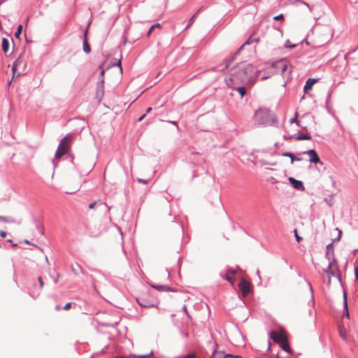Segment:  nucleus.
<instances>
[{
	"instance_id": "obj_43",
	"label": "nucleus",
	"mask_w": 358,
	"mask_h": 358,
	"mask_svg": "<svg viewBox=\"0 0 358 358\" xmlns=\"http://www.w3.org/2000/svg\"><path fill=\"white\" fill-rule=\"evenodd\" d=\"M355 275L356 280H358V266L355 268Z\"/></svg>"
},
{
	"instance_id": "obj_17",
	"label": "nucleus",
	"mask_w": 358,
	"mask_h": 358,
	"mask_svg": "<svg viewBox=\"0 0 358 358\" xmlns=\"http://www.w3.org/2000/svg\"><path fill=\"white\" fill-rule=\"evenodd\" d=\"M137 302L141 307L144 308L151 307L153 306V304L151 302L146 301L145 299L142 297L138 298Z\"/></svg>"
},
{
	"instance_id": "obj_34",
	"label": "nucleus",
	"mask_w": 358,
	"mask_h": 358,
	"mask_svg": "<svg viewBox=\"0 0 358 358\" xmlns=\"http://www.w3.org/2000/svg\"><path fill=\"white\" fill-rule=\"evenodd\" d=\"M224 279L227 280L229 282H230L231 285L234 284L233 279L229 274H226L224 276Z\"/></svg>"
},
{
	"instance_id": "obj_52",
	"label": "nucleus",
	"mask_w": 358,
	"mask_h": 358,
	"mask_svg": "<svg viewBox=\"0 0 358 358\" xmlns=\"http://www.w3.org/2000/svg\"><path fill=\"white\" fill-rule=\"evenodd\" d=\"M151 110H152V108H151V107H149V108H147V110H146V113H149Z\"/></svg>"
},
{
	"instance_id": "obj_42",
	"label": "nucleus",
	"mask_w": 358,
	"mask_h": 358,
	"mask_svg": "<svg viewBox=\"0 0 358 358\" xmlns=\"http://www.w3.org/2000/svg\"><path fill=\"white\" fill-rule=\"evenodd\" d=\"M183 358H195V355L194 353H190L185 356Z\"/></svg>"
},
{
	"instance_id": "obj_10",
	"label": "nucleus",
	"mask_w": 358,
	"mask_h": 358,
	"mask_svg": "<svg viewBox=\"0 0 358 358\" xmlns=\"http://www.w3.org/2000/svg\"><path fill=\"white\" fill-rule=\"evenodd\" d=\"M297 116L298 114L297 113H296L294 117L290 119L289 122L296 123L299 127H301L303 130L307 131L308 127L306 125H303V119H304L306 116H302L300 120H298Z\"/></svg>"
},
{
	"instance_id": "obj_54",
	"label": "nucleus",
	"mask_w": 358,
	"mask_h": 358,
	"mask_svg": "<svg viewBox=\"0 0 358 358\" xmlns=\"http://www.w3.org/2000/svg\"><path fill=\"white\" fill-rule=\"evenodd\" d=\"M295 160H296V161H301V158H299V157H294V161H295Z\"/></svg>"
},
{
	"instance_id": "obj_37",
	"label": "nucleus",
	"mask_w": 358,
	"mask_h": 358,
	"mask_svg": "<svg viewBox=\"0 0 358 358\" xmlns=\"http://www.w3.org/2000/svg\"><path fill=\"white\" fill-rule=\"evenodd\" d=\"M138 182L139 183H142V184H148V182H149V180H144V179H141V178H138Z\"/></svg>"
},
{
	"instance_id": "obj_3",
	"label": "nucleus",
	"mask_w": 358,
	"mask_h": 358,
	"mask_svg": "<svg viewBox=\"0 0 358 358\" xmlns=\"http://www.w3.org/2000/svg\"><path fill=\"white\" fill-rule=\"evenodd\" d=\"M73 137V134H67L60 141L55 155V158L59 159L69 151Z\"/></svg>"
},
{
	"instance_id": "obj_29",
	"label": "nucleus",
	"mask_w": 358,
	"mask_h": 358,
	"mask_svg": "<svg viewBox=\"0 0 358 358\" xmlns=\"http://www.w3.org/2000/svg\"><path fill=\"white\" fill-rule=\"evenodd\" d=\"M343 313H349V310L348 308V303L346 299V294H344V300H343Z\"/></svg>"
},
{
	"instance_id": "obj_60",
	"label": "nucleus",
	"mask_w": 358,
	"mask_h": 358,
	"mask_svg": "<svg viewBox=\"0 0 358 358\" xmlns=\"http://www.w3.org/2000/svg\"><path fill=\"white\" fill-rule=\"evenodd\" d=\"M301 3L308 6V3H305L304 1H301Z\"/></svg>"
},
{
	"instance_id": "obj_41",
	"label": "nucleus",
	"mask_w": 358,
	"mask_h": 358,
	"mask_svg": "<svg viewBox=\"0 0 358 358\" xmlns=\"http://www.w3.org/2000/svg\"><path fill=\"white\" fill-rule=\"evenodd\" d=\"M235 273H236V271H235L234 269H233V268H229V269L227 270V274H229H229L234 275V274H235Z\"/></svg>"
},
{
	"instance_id": "obj_36",
	"label": "nucleus",
	"mask_w": 358,
	"mask_h": 358,
	"mask_svg": "<svg viewBox=\"0 0 358 358\" xmlns=\"http://www.w3.org/2000/svg\"><path fill=\"white\" fill-rule=\"evenodd\" d=\"M222 358H242V357L241 356H238V355L234 356V355H232L231 354H227Z\"/></svg>"
},
{
	"instance_id": "obj_22",
	"label": "nucleus",
	"mask_w": 358,
	"mask_h": 358,
	"mask_svg": "<svg viewBox=\"0 0 358 358\" xmlns=\"http://www.w3.org/2000/svg\"><path fill=\"white\" fill-rule=\"evenodd\" d=\"M71 271L76 275H78L80 273H82V268L78 264L75 265H71Z\"/></svg>"
},
{
	"instance_id": "obj_6",
	"label": "nucleus",
	"mask_w": 358,
	"mask_h": 358,
	"mask_svg": "<svg viewBox=\"0 0 358 358\" xmlns=\"http://www.w3.org/2000/svg\"><path fill=\"white\" fill-rule=\"evenodd\" d=\"M95 207L104 215L109 213L110 209V207L101 200L94 201L89 205V208L90 209H94Z\"/></svg>"
},
{
	"instance_id": "obj_16",
	"label": "nucleus",
	"mask_w": 358,
	"mask_h": 358,
	"mask_svg": "<svg viewBox=\"0 0 358 358\" xmlns=\"http://www.w3.org/2000/svg\"><path fill=\"white\" fill-rule=\"evenodd\" d=\"M87 30L86 29L84 32V37H83V51L87 53V54H89L91 51V48H90V46L87 42Z\"/></svg>"
},
{
	"instance_id": "obj_33",
	"label": "nucleus",
	"mask_w": 358,
	"mask_h": 358,
	"mask_svg": "<svg viewBox=\"0 0 358 358\" xmlns=\"http://www.w3.org/2000/svg\"><path fill=\"white\" fill-rule=\"evenodd\" d=\"M283 156L285 157H288L289 158L291 159V163H293L294 161V156L293 154L290 153V152H285L282 155Z\"/></svg>"
},
{
	"instance_id": "obj_61",
	"label": "nucleus",
	"mask_w": 358,
	"mask_h": 358,
	"mask_svg": "<svg viewBox=\"0 0 358 358\" xmlns=\"http://www.w3.org/2000/svg\"><path fill=\"white\" fill-rule=\"evenodd\" d=\"M308 312H309V313H311L313 312V310L312 309H309Z\"/></svg>"
},
{
	"instance_id": "obj_56",
	"label": "nucleus",
	"mask_w": 358,
	"mask_h": 358,
	"mask_svg": "<svg viewBox=\"0 0 358 358\" xmlns=\"http://www.w3.org/2000/svg\"><path fill=\"white\" fill-rule=\"evenodd\" d=\"M187 315V318L188 320H190V319H191V317H190V315H189V314H187V315Z\"/></svg>"
},
{
	"instance_id": "obj_44",
	"label": "nucleus",
	"mask_w": 358,
	"mask_h": 358,
	"mask_svg": "<svg viewBox=\"0 0 358 358\" xmlns=\"http://www.w3.org/2000/svg\"><path fill=\"white\" fill-rule=\"evenodd\" d=\"M295 237H296V239L297 241V242H300V241L301 240V237H300L299 236H298L297 234V232H296V230L295 229Z\"/></svg>"
},
{
	"instance_id": "obj_38",
	"label": "nucleus",
	"mask_w": 358,
	"mask_h": 358,
	"mask_svg": "<svg viewBox=\"0 0 358 358\" xmlns=\"http://www.w3.org/2000/svg\"><path fill=\"white\" fill-rule=\"evenodd\" d=\"M282 18H283V15L282 14H280L278 15L275 16L273 17V20L277 21V20H281Z\"/></svg>"
},
{
	"instance_id": "obj_57",
	"label": "nucleus",
	"mask_w": 358,
	"mask_h": 358,
	"mask_svg": "<svg viewBox=\"0 0 358 358\" xmlns=\"http://www.w3.org/2000/svg\"><path fill=\"white\" fill-rule=\"evenodd\" d=\"M115 358H126V357H123V356H117V357H115Z\"/></svg>"
},
{
	"instance_id": "obj_27",
	"label": "nucleus",
	"mask_w": 358,
	"mask_h": 358,
	"mask_svg": "<svg viewBox=\"0 0 358 358\" xmlns=\"http://www.w3.org/2000/svg\"><path fill=\"white\" fill-rule=\"evenodd\" d=\"M119 322L118 321H115L113 322H100L99 324L103 326V327H115L117 324H118Z\"/></svg>"
},
{
	"instance_id": "obj_1",
	"label": "nucleus",
	"mask_w": 358,
	"mask_h": 358,
	"mask_svg": "<svg viewBox=\"0 0 358 358\" xmlns=\"http://www.w3.org/2000/svg\"><path fill=\"white\" fill-rule=\"evenodd\" d=\"M255 66L247 62H241L230 70L225 80L227 85L234 88L235 85L246 84L257 78Z\"/></svg>"
},
{
	"instance_id": "obj_45",
	"label": "nucleus",
	"mask_w": 358,
	"mask_h": 358,
	"mask_svg": "<svg viewBox=\"0 0 358 358\" xmlns=\"http://www.w3.org/2000/svg\"><path fill=\"white\" fill-rule=\"evenodd\" d=\"M6 235H7V234H6V231H0V236L1 238H6Z\"/></svg>"
},
{
	"instance_id": "obj_48",
	"label": "nucleus",
	"mask_w": 358,
	"mask_h": 358,
	"mask_svg": "<svg viewBox=\"0 0 358 358\" xmlns=\"http://www.w3.org/2000/svg\"><path fill=\"white\" fill-rule=\"evenodd\" d=\"M62 309V308H60V306H58V305L55 306V310H56V311H59V310H61Z\"/></svg>"
},
{
	"instance_id": "obj_58",
	"label": "nucleus",
	"mask_w": 358,
	"mask_h": 358,
	"mask_svg": "<svg viewBox=\"0 0 358 358\" xmlns=\"http://www.w3.org/2000/svg\"><path fill=\"white\" fill-rule=\"evenodd\" d=\"M276 358H289V357H279V356H277Z\"/></svg>"
},
{
	"instance_id": "obj_51",
	"label": "nucleus",
	"mask_w": 358,
	"mask_h": 358,
	"mask_svg": "<svg viewBox=\"0 0 358 358\" xmlns=\"http://www.w3.org/2000/svg\"><path fill=\"white\" fill-rule=\"evenodd\" d=\"M170 122L171 124H173V125H176L177 127H178V124H177V122L176 121H171Z\"/></svg>"
},
{
	"instance_id": "obj_31",
	"label": "nucleus",
	"mask_w": 358,
	"mask_h": 358,
	"mask_svg": "<svg viewBox=\"0 0 358 358\" xmlns=\"http://www.w3.org/2000/svg\"><path fill=\"white\" fill-rule=\"evenodd\" d=\"M22 25L20 24L17 28V30L15 33V36L18 38L20 36V35L22 33Z\"/></svg>"
},
{
	"instance_id": "obj_4",
	"label": "nucleus",
	"mask_w": 358,
	"mask_h": 358,
	"mask_svg": "<svg viewBox=\"0 0 358 358\" xmlns=\"http://www.w3.org/2000/svg\"><path fill=\"white\" fill-rule=\"evenodd\" d=\"M12 70L14 74L21 75L27 73V62L24 53L20 54L13 64Z\"/></svg>"
},
{
	"instance_id": "obj_5",
	"label": "nucleus",
	"mask_w": 358,
	"mask_h": 358,
	"mask_svg": "<svg viewBox=\"0 0 358 358\" xmlns=\"http://www.w3.org/2000/svg\"><path fill=\"white\" fill-rule=\"evenodd\" d=\"M329 266L327 269L324 270V272L327 273L330 276H334L336 278H340L339 270L337 265L336 259H330L329 260ZM330 282V280H329Z\"/></svg>"
},
{
	"instance_id": "obj_26",
	"label": "nucleus",
	"mask_w": 358,
	"mask_h": 358,
	"mask_svg": "<svg viewBox=\"0 0 358 358\" xmlns=\"http://www.w3.org/2000/svg\"><path fill=\"white\" fill-rule=\"evenodd\" d=\"M0 221L3 222H8V223H16L15 218L6 217L4 216H1V215H0Z\"/></svg>"
},
{
	"instance_id": "obj_47",
	"label": "nucleus",
	"mask_w": 358,
	"mask_h": 358,
	"mask_svg": "<svg viewBox=\"0 0 358 358\" xmlns=\"http://www.w3.org/2000/svg\"><path fill=\"white\" fill-rule=\"evenodd\" d=\"M288 43H289V41H287V42L285 43V47H287V48H294V47H295V45H288Z\"/></svg>"
},
{
	"instance_id": "obj_19",
	"label": "nucleus",
	"mask_w": 358,
	"mask_h": 358,
	"mask_svg": "<svg viewBox=\"0 0 358 358\" xmlns=\"http://www.w3.org/2000/svg\"><path fill=\"white\" fill-rule=\"evenodd\" d=\"M294 138L297 141L310 140L311 136L309 134H297Z\"/></svg>"
},
{
	"instance_id": "obj_8",
	"label": "nucleus",
	"mask_w": 358,
	"mask_h": 358,
	"mask_svg": "<svg viewBox=\"0 0 358 358\" xmlns=\"http://www.w3.org/2000/svg\"><path fill=\"white\" fill-rule=\"evenodd\" d=\"M303 154L307 155L309 157L310 162L314 163V164H317V163L322 164V162L320 161V159L318 155L317 154L316 151L314 149L310 150L308 151H305L303 152Z\"/></svg>"
},
{
	"instance_id": "obj_49",
	"label": "nucleus",
	"mask_w": 358,
	"mask_h": 358,
	"mask_svg": "<svg viewBox=\"0 0 358 358\" xmlns=\"http://www.w3.org/2000/svg\"><path fill=\"white\" fill-rule=\"evenodd\" d=\"M60 277V275L59 273H57V277H56V279L55 280V282L57 283V281H58V279Z\"/></svg>"
},
{
	"instance_id": "obj_62",
	"label": "nucleus",
	"mask_w": 358,
	"mask_h": 358,
	"mask_svg": "<svg viewBox=\"0 0 358 358\" xmlns=\"http://www.w3.org/2000/svg\"><path fill=\"white\" fill-rule=\"evenodd\" d=\"M92 358V357H91Z\"/></svg>"
},
{
	"instance_id": "obj_20",
	"label": "nucleus",
	"mask_w": 358,
	"mask_h": 358,
	"mask_svg": "<svg viewBox=\"0 0 358 358\" xmlns=\"http://www.w3.org/2000/svg\"><path fill=\"white\" fill-rule=\"evenodd\" d=\"M280 348L288 353H291L292 350L289 345L287 338H286L282 343L280 344Z\"/></svg>"
},
{
	"instance_id": "obj_53",
	"label": "nucleus",
	"mask_w": 358,
	"mask_h": 358,
	"mask_svg": "<svg viewBox=\"0 0 358 358\" xmlns=\"http://www.w3.org/2000/svg\"><path fill=\"white\" fill-rule=\"evenodd\" d=\"M229 62H228V63L225 65V66H224V68L223 69V70H224V69H227V68H228V66H229Z\"/></svg>"
},
{
	"instance_id": "obj_14",
	"label": "nucleus",
	"mask_w": 358,
	"mask_h": 358,
	"mask_svg": "<svg viewBox=\"0 0 358 358\" xmlns=\"http://www.w3.org/2000/svg\"><path fill=\"white\" fill-rule=\"evenodd\" d=\"M326 258L328 260L336 259L334 257V246L332 243H329L327 246Z\"/></svg>"
},
{
	"instance_id": "obj_9",
	"label": "nucleus",
	"mask_w": 358,
	"mask_h": 358,
	"mask_svg": "<svg viewBox=\"0 0 358 358\" xmlns=\"http://www.w3.org/2000/svg\"><path fill=\"white\" fill-rule=\"evenodd\" d=\"M269 336L274 342L279 344L282 343L287 338L283 334H279L275 331H271L269 332Z\"/></svg>"
},
{
	"instance_id": "obj_12",
	"label": "nucleus",
	"mask_w": 358,
	"mask_h": 358,
	"mask_svg": "<svg viewBox=\"0 0 358 358\" xmlns=\"http://www.w3.org/2000/svg\"><path fill=\"white\" fill-rule=\"evenodd\" d=\"M338 333L343 341L346 342L348 341V330L344 324L343 326H338Z\"/></svg>"
},
{
	"instance_id": "obj_40",
	"label": "nucleus",
	"mask_w": 358,
	"mask_h": 358,
	"mask_svg": "<svg viewBox=\"0 0 358 358\" xmlns=\"http://www.w3.org/2000/svg\"><path fill=\"white\" fill-rule=\"evenodd\" d=\"M71 303H67L63 308L62 309L64 310H68L69 309V308L71 307Z\"/></svg>"
},
{
	"instance_id": "obj_55",
	"label": "nucleus",
	"mask_w": 358,
	"mask_h": 358,
	"mask_svg": "<svg viewBox=\"0 0 358 358\" xmlns=\"http://www.w3.org/2000/svg\"><path fill=\"white\" fill-rule=\"evenodd\" d=\"M117 64L120 67V69L122 70V67H121V62H120V60L118 62V63H117Z\"/></svg>"
},
{
	"instance_id": "obj_24",
	"label": "nucleus",
	"mask_w": 358,
	"mask_h": 358,
	"mask_svg": "<svg viewBox=\"0 0 358 358\" xmlns=\"http://www.w3.org/2000/svg\"><path fill=\"white\" fill-rule=\"evenodd\" d=\"M9 41L6 38H3L2 40V50L3 51L6 53L8 52L9 48Z\"/></svg>"
},
{
	"instance_id": "obj_30",
	"label": "nucleus",
	"mask_w": 358,
	"mask_h": 358,
	"mask_svg": "<svg viewBox=\"0 0 358 358\" xmlns=\"http://www.w3.org/2000/svg\"><path fill=\"white\" fill-rule=\"evenodd\" d=\"M38 282L40 284L39 290H41L43 287V285H44V282H43L41 277L38 278ZM39 294H40V291L36 292V295L38 296V295H39ZM33 294H35V292H33Z\"/></svg>"
},
{
	"instance_id": "obj_11",
	"label": "nucleus",
	"mask_w": 358,
	"mask_h": 358,
	"mask_svg": "<svg viewBox=\"0 0 358 358\" xmlns=\"http://www.w3.org/2000/svg\"><path fill=\"white\" fill-rule=\"evenodd\" d=\"M289 181L290 182V183L292 184L293 187L295 188L296 189H298V190H303L304 189V186L301 181L297 180L292 177L289 178Z\"/></svg>"
},
{
	"instance_id": "obj_15",
	"label": "nucleus",
	"mask_w": 358,
	"mask_h": 358,
	"mask_svg": "<svg viewBox=\"0 0 358 358\" xmlns=\"http://www.w3.org/2000/svg\"><path fill=\"white\" fill-rule=\"evenodd\" d=\"M317 81L316 78H308L303 87L304 92H308L312 89L313 85Z\"/></svg>"
},
{
	"instance_id": "obj_59",
	"label": "nucleus",
	"mask_w": 358,
	"mask_h": 358,
	"mask_svg": "<svg viewBox=\"0 0 358 358\" xmlns=\"http://www.w3.org/2000/svg\"><path fill=\"white\" fill-rule=\"evenodd\" d=\"M182 308H183V310H184V311H185V312H187L185 306H184L182 307Z\"/></svg>"
},
{
	"instance_id": "obj_46",
	"label": "nucleus",
	"mask_w": 358,
	"mask_h": 358,
	"mask_svg": "<svg viewBox=\"0 0 358 358\" xmlns=\"http://www.w3.org/2000/svg\"><path fill=\"white\" fill-rule=\"evenodd\" d=\"M248 41H246V42H245V43H244V44H243V45H242V46H241V48H240L237 51H236V52L235 53V55L238 54V53H239V52L242 50V48H243V45H245V44H248Z\"/></svg>"
},
{
	"instance_id": "obj_28",
	"label": "nucleus",
	"mask_w": 358,
	"mask_h": 358,
	"mask_svg": "<svg viewBox=\"0 0 358 358\" xmlns=\"http://www.w3.org/2000/svg\"><path fill=\"white\" fill-rule=\"evenodd\" d=\"M161 27H162V25L159 23H157V24L152 25L147 33V36H150V34L153 30V28H161Z\"/></svg>"
},
{
	"instance_id": "obj_18",
	"label": "nucleus",
	"mask_w": 358,
	"mask_h": 358,
	"mask_svg": "<svg viewBox=\"0 0 358 358\" xmlns=\"http://www.w3.org/2000/svg\"><path fill=\"white\" fill-rule=\"evenodd\" d=\"M308 287H309L310 293V301H309V305H310L311 307L313 308H314L315 299H314V294H313V287L310 282H308Z\"/></svg>"
},
{
	"instance_id": "obj_25",
	"label": "nucleus",
	"mask_w": 358,
	"mask_h": 358,
	"mask_svg": "<svg viewBox=\"0 0 358 358\" xmlns=\"http://www.w3.org/2000/svg\"><path fill=\"white\" fill-rule=\"evenodd\" d=\"M350 320V315H343V317L341 318V324H340L339 325H341L343 326V324L345 326H348V327H350L349 324H348V321Z\"/></svg>"
},
{
	"instance_id": "obj_7",
	"label": "nucleus",
	"mask_w": 358,
	"mask_h": 358,
	"mask_svg": "<svg viewBox=\"0 0 358 358\" xmlns=\"http://www.w3.org/2000/svg\"><path fill=\"white\" fill-rule=\"evenodd\" d=\"M238 288L243 296L248 295L250 292V283L244 278H242L238 283Z\"/></svg>"
},
{
	"instance_id": "obj_2",
	"label": "nucleus",
	"mask_w": 358,
	"mask_h": 358,
	"mask_svg": "<svg viewBox=\"0 0 358 358\" xmlns=\"http://www.w3.org/2000/svg\"><path fill=\"white\" fill-rule=\"evenodd\" d=\"M255 121L259 125L270 126L276 122L273 113L268 109H259L255 114Z\"/></svg>"
},
{
	"instance_id": "obj_21",
	"label": "nucleus",
	"mask_w": 358,
	"mask_h": 358,
	"mask_svg": "<svg viewBox=\"0 0 358 358\" xmlns=\"http://www.w3.org/2000/svg\"><path fill=\"white\" fill-rule=\"evenodd\" d=\"M232 89L236 90L240 94L241 97L245 94L246 90L245 87L243 85H235V87Z\"/></svg>"
},
{
	"instance_id": "obj_23",
	"label": "nucleus",
	"mask_w": 358,
	"mask_h": 358,
	"mask_svg": "<svg viewBox=\"0 0 358 358\" xmlns=\"http://www.w3.org/2000/svg\"><path fill=\"white\" fill-rule=\"evenodd\" d=\"M276 65L279 69H280L282 74H283L287 70V64L283 61L278 62Z\"/></svg>"
},
{
	"instance_id": "obj_32",
	"label": "nucleus",
	"mask_w": 358,
	"mask_h": 358,
	"mask_svg": "<svg viewBox=\"0 0 358 358\" xmlns=\"http://www.w3.org/2000/svg\"><path fill=\"white\" fill-rule=\"evenodd\" d=\"M196 13H195L189 20V23L185 27V29H188L189 27H190L194 22V17L196 16Z\"/></svg>"
},
{
	"instance_id": "obj_35",
	"label": "nucleus",
	"mask_w": 358,
	"mask_h": 358,
	"mask_svg": "<svg viewBox=\"0 0 358 358\" xmlns=\"http://www.w3.org/2000/svg\"><path fill=\"white\" fill-rule=\"evenodd\" d=\"M152 354H153V352H152V351H151V352H150V353H148V354L137 355L136 357H138V358H147V357H149L150 356H151Z\"/></svg>"
},
{
	"instance_id": "obj_39",
	"label": "nucleus",
	"mask_w": 358,
	"mask_h": 358,
	"mask_svg": "<svg viewBox=\"0 0 358 358\" xmlns=\"http://www.w3.org/2000/svg\"><path fill=\"white\" fill-rule=\"evenodd\" d=\"M220 353H221V352H217L216 350H214L213 352L211 358H220V357H217V355L220 354Z\"/></svg>"
},
{
	"instance_id": "obj_50",
	"label": "nucleus",
	"mask_w": 358,
	"mask_h": 358,
	"mask_svg": "<svg viewBox=\"0 0 358 358\" xmlns=\"http://www.w3.org/2000/svg\"><path fill=\"white\" fill-rule=\"evenodd\" d=\"M145 117V114L143 115L139 119H138V121L141 122L142 121Z\"/></svg>"
},
{
	"instance_id": "obj_13",
	"label": "nucleus",
	"mask_w": 358,
	"mask_h": 358,
	"mask_svg": "<svg viewBox=\"0 0 358 358\" xmlns=\"http://www.w3.org/2000/svg\"><path fill=\"white\" fill-rule=\"evenodd\" d=\"M150 286L159 292H174L175 289L168 285H150Z\"/></svg>"
}]
</instances>
